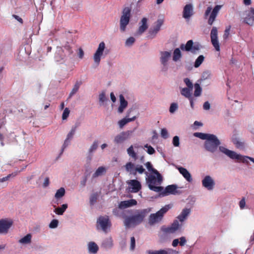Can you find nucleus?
I'll list each match as a JSON object with an SVG mask.
<instances>
[{
	"label": "nucleus",
	"instance_id": "26",
	"mask_svg": "<svg viewBox=\"0 0 254 254\" xmlns=\"http://www.w3.org/2000/svg\"><path fill=\"white\" fill-rule=\"evenodd\" d=\"M137 204V201L135 199H131L127 200L122 201L119 204V208L125 209L130 207Z\"/></svg>",
	"mask_w": 254,
	"mask_h": 254
},
{
	"label": "nucleus",
	"instance_id": "23",
	"mask_svg": "<svg viewBox=\"0 0 254 254\" xmlns=\"http://www.w3.org/2000/svg\"><path fill=\"white\" fill-rule=\"evenodd\" d=\"M193 15V6L192 4H186L183 9V17L186 19H189Z\"/></svg>",
	"mask_w": 254,
	"mask_h": 254
},
{
	"label": "nucleus",
	"instance_id": "39",
	"mask_svg": "<svg viewBox=\"0 0 254 254\" xmlns=\"http://www.w3.org/2000/svg\"><path fill=\"white\" fill-rule=\"evenodd\" d=\"M162 249V254H180L179 251L170 248H167Z\"/></svg>",
	"mask_w": 254,
	"mask_h": 254
},
{
	"label": "nucleus",
	"instance_id": "17",
	"mask_svg": "<svg viewBox=\"0 0 254 254\" xmlns=\"http://www.w3.org/2000/svg\"><path fill=\"white\" fill-rule=\"evenodd\" d=\"M211 42L217 51H220V45L218 40V30L216 27H213L210 32Z\"/></svg>",
	"mask_w": 254,
	"mask_h": 254
},
{
	"label": "nucleus",
	"instance_id": "4",
	"mask_svg": "<svg viewBox=\"0 0 254 254\" xmlns=\"http://www.w3.org/2000/svg\"><path fill=\"white\" fill-rule=\"evenodd\" d=\"M219 151L229 157L233 160H236L237 161H242L243 163H248V162L247 159L250 160L251 161L254 163V158L248 156H243L240 154L237 153L236 152L230 150L224 146H219Z\"/></svg>",
	"mask_w": 254,
	"mask_h": 254
},
{
	"label": "nucleus",
	"instance_id": "62",
	"mask_svg": "<svg viewBox=\"0 0 254 254\" xmlns=\"http://www.w3.org/2000/svg\"><path fill=\"white\" fill-rule=\"evenodd\" d=\"M87 180V176H85L80 181V186L81 188H84L85 187V186L86 185Z\"/></svg>",
	"mask_w": 254,
	"mask_h": 254
},
{
	"label": "nucleus",
	"instance_id": "5",
	"mask_svg": "<svg viewBox=\"0 0 254 254\" xmlns=\"http://www.w3.org/2000/svg\"><path fill=\"white\" fill-rule=\"evenodd\" d=\"M131 10L129 7H126L123 9L119 23L120 30L121 32H125L127 30L131 18Z\"/></svg>",
	"mask_w": 254,
	"mask_h": 254
},
{
	"label": "nucleus",
	"instance_id": "30",
	"mask_svg": "<svg viewBox=\"0 0 254 254\" xmlns=\"http://www.w3.org/2000/svg\"><path fill=\"white\" fill-rule=\"evenodd\" d=\"M120 98V106L118 109V112L119 113H122L124 110L127 106V101L126 100L123 95L121 94L119 96Z\"/></svg>",
	"mask_w": 254,
	"mask_h": 254
},
{
	"label": "nucleus",
	"instance_id": "46",
	"mask_svg": "<svg viewBox=\"0 0 254 254\" xmlns=\"http://www.w3.org/2000/svg\"><path fill=\"white\" fill-rule=\"evenodd\" d=\"M202 89L198 83L194 84V96L195 97L199 96L201 93Z\"/></svg>",
	"mask_w": 254,
	"mask_h": 254
},
{
	"label": "nucleus",
	"instance_id": "59",
	"mask_svg": "<svg viewBox=\"0 0 254 254\" xmlns=\"http://www.w3.org/2000/svg\"><path fill=\"white\" fill-rule=\"evenodd\" d=\"M184 81L186 84V85L188 86V88L192 89L193 85L192 82L190 80V79H189L188 78H186L184 79Z\"/></svg>",
	"mask_w": 254,
	"mask_h": 254
},
{
	"label": "nucleus",
	"instance_id": "2",
	"mask_svg": "<svg viewBox=\"0 0 254 254\" xmlns=\"http://www.w3.org/2000/svg\"><path fill=\"white\" fill-rule=\"evenodd\" d=\"M200 45L197 43H194L191 40L187 41L186 44H182L180 48L175 49L173 53V60L175 62H178L182 57L181 50L183 51L190 52L192 54H196L200 50Z\"/></svg>",
	"mask_w": 254,
	"mask_h": 254
},
{
	"label": "nucleus",
	"instance_id": "7",
	"mask_svg": "<svg viewBox=\"0 0 254 254\" xmlns=\"http://www.w3.org/2000/svg\"><path fill=\"white\" fill-rule=\"evenodd\" d=\"M221 144L217 137L214 134H211L207 140L204 142V147L206 150L211 153L215 152L219 145Z\"/></svg>",
	"mask_w": 254,
	"mask_h": 254
},
{
	"label": "nucleus",
	"instance_id": "61",
	"mask_svg": "<svg viewBox=\"0 0 254 254\" xmlns=\"http://www.w3.org/2000/svg\"><path fill=\"white\" fill-rule=\"evenodd\" d=\"M210 76H211L210 72L208 70H207V71H204L202 73V78H203V79H206L210 78Z\"/></svg>",
	"mask_w": 254,
	"mask_h": 254
},
{
	"label": "nucleus",
	"instance_id": "49",
	"mask_svg": "<svg viewBox=\"0 0 254 254\" xmlns=\"http://www.w3.org/2000/svg\"><path fill=\"white\" fill-rule=\"evenodd\" d=\"M127 123H128V121L127 120V118L125 117L122 120L118 121V125L119 126V127L120 128H123L124 127L127 125Z\"/></svg>",
	"mask_w": 254,
	"mask_h": 254
},
{
	"label": "nucleus",
	"instance_id": "55",
	"mask_svg": "<svg viewBox=\"0 0 254 254\" xmlns=\"http://www.w3.org/2000/svg\"><path fill=\"white\" fill-rule=\"evenodd\" d=\"M161 137L164 139H166L169 137V133L166 128H162L161 130Z\"/></svg>",
	"mask_w": 254,
	"mask_h": 254
},
{
	"label": "nucleus",
	"instance_id": "42",
	"mask_svg": "<svg viewBox=\"0 0 254 254\" xmlns=\"http://www.w3.org/2000/svg\"><path fill=\"white\" fill-rule=\"evenodd\" d=\"M63 49L64 51V54L65 55V57L67 56L71 57L73 53V51L72 50L70 46L69 45L66 44L64 47V48Z\"/></svg>",
	"mask_w": 254,
	"mask_h": 254
},
{
	"label": "nucleus",
	"instance_id": "47",
	"mask_svg": "<svg viewBox=\"0 0 254 254\" xmlns=\"http://www.w3.org/2000/svg\"><path fill=\"white\" fill-rule=\"evenodd\" d=\"M204 59V57L202 55H200L196 59L194 66L195 67H199L200 64L202 63Z\"/></svg>",
	"mask_w": 254,
	"mask_h": 254
},
{
	"label": "nucleus",
	"instance_id": "1",
	"mask_svg": "<svg viewBox=\"0 0 254 254\" xmlns=\"http://www.w3.org/2000/svg\"><path fill=\"white\" fill-rule=\"evenodd\" d=\"M151 211L150 208L137 210L132 215L126 216L124 224L126 228H134L141 224Z\"/></svg>",
	"mask_w": 254,
	"mask_h": 254
},
{
	"label": "nucleus",
	"instance_id": "32",
	"mask_svg": "<svg viewBox=\"0 0 254 254\" xmlns=\"http://www.w3.org/2000/svg\"><path fill=\"white\" fill-rule=\"evenodd\" d=\"M68 205L67 204H63L61 206L56 207L55 205H54L55 209L54 212L57 215H62L67 208Z\"/></svg>",
	"mask_w": 254,
	"mask_h": 254
},
{
	"label": "nucleus",
	"instance_id": "18",
	"mask_svg": "<svg viewBox=\"0 0 254 254\" xmlns=\"http://www.w3.org/2000/svg\"><path fill=\"white\" fill-rule=\"evenodd\" d=\"M202 186L208 190H212L215 186V183L213 179L209 175H206L201 181Z\"/></svg>",
	"mask_w": 254,
	"mask_h": 254
},
{
	"label": "nucleus",
	"instance_id": "28",
	"mask_svg": "<svg viewBox=\"0 0 254 254\" xmlns=\"http://www.w3.org/2000/svg\"><path fill=\"white\" fill-rule=\"evenodd\" d=\"M244 22L251 26L254 24V8L251 7L250 8L248 14L244 18Z\"/></svg>",
	"mask_w": 254,
	"mask_h": 254
},
{
	"label": "nucleus",
	"instance_id": "3",
	"mask_svg": "<svg viewBox=\"0 0 254 254\" xmlns=\"http://www.w3.org/2000/svg\"><path fill=\"white\" fill-rule=\"evenodd\" d=\"M144 173L147 176L146 184L150 190L159 192L163 190V187L159 186L162 183L163 178L158 171H155L153 174L148 175L145 171Z\"/></svg>",
	"mask_w": 254,
	"mask_h": 254
},
{
	"label": "nucleus",
	"instance_id": "58",
	"mask_svg": "<svg viewBox=\"0 0 254 254\" xmlns=\"http://www.w3.org/2000/svg\"><path fill=\"white\" fill-rule=\"evenodd\" d=\"M69 109L67 108H66L63 113V115H62V119L63 120H65L67 119V118L69 116Z\"/></svg>",
	"mask_w": 254,
	"mask_h": 254
},
{
	"label": "nucleus",
	"instance_id": "20",
	"mask_svg": "<svg viewBox=\"0 0 254 254\" xmlns=\"http://www.w3.org/2000/svg\"><path fill=\"white\" fill-rule=\"evenodd\" d=\"M114 247V241L112 237L105 238L102 241L101 247L106 251L111 250Z\"/></svg>",
	"mask_w": 254,
	"mask_h": 254
},
{
	"label": "nucleus",
	"instance_id": "43",
	"mask_svg": "<svg viewBox=\"0 0 254 254\" xmlns=\"http://www.w3.org/2000/svg\"><path fill=\"white\" fill-rule=\"evenodd\" d=\"M108 100L106 96L105 91H102L99 95V102L100 106L104 105L105 103Z\"/></svg>",
	"mask_w": 254,
	"mask_h": 254
},
{
	"label": "nucleus",
	"instance_id": "10",
	"mask_svg": "<svg viewBox=\"0 0 254 254\" xmlns=\"http://www.w3.org/2000/svg\"><path fill=\"white\" fill-rule=\"evenodd\" d=\"M164 21L163 18H159L153 23V25L149 28L148 32L147 37L149 39H152L156 37L157 34L161 30Z\"/></svg>",
	"mask_w": 254,
	"mask_h": 254
},
{
	"label": "nucleus",
	"instance_id": "8",
	"mask_svg": "<svg viewBox=\"0 0 254 254\" xmlns=\"http://www.w3.org/2000/svg\"><path fill=\"white\" fill-rule=\"evenodd\" d=\"M222 7V5H217L212 10L211 6H208L207 7L206 10L204 13L205 18L210 14L208 19V24L210 25H212L217 17L218 13Z\"/></svg>",
	"mask_w": 254,
	"mask_h": 254
},
{
	"label": "nucleus",
	"instance_id": "9",
	"mask_svg": "<svg viewBox=\"0 0 254 254\" xmlns=\"http://www.w3.org/2000/svg\"><path fill=\"white\" fill-rule=\"evenodd\" d=\"M159 54L161 70L167 71L169 68V61L171 59L172 53L171 51H162L159 52Z\"/></svg>",
	"mask_w": 254,
	"mask_h": 254
},
{
	"label": "nucleus",
	"instance_id": "15",
	"mask_svg": "<svg viewBox=\"0 0 254 254\" xmlns=\"http://www.w3.org/2000/svg\"><path fill=\"white\" fill-rule=\"evenodd\" d=\"M105 44L104 42L99 43L97 49L93 55V60L95 64L98 65L100 63L102 57L105 49Z\"/></svg>",
	"mask_w": 254,
	"mask_h": 254
},
{
	"label": "nucleus",
	"instance_id": "37",
	"mask_svg": "<svg viewBox=\"0 0 254 254\" xmlns=\"http://www.w3.org/2000/svg\"><path fill=\"white\" fill-rule=\"evenodd\" d=\"M106 172V168L104 166H101L98 168L96 171L92 175L93 178H96L99 176H102Z\"/></svg>",
	"mask_w": 254,
	"mask_h": 254
},
{
	"label": "nucleus",
	"instance_id": "53",
	"mask_svg": "<svg viewBox=\"0 0 254 254\" xmlns=\"http://www.w3.org/2000/svg\"><path fill=\"white\" fill-rule=\"evenodd\" d=\"M146 168L149 172H152V173H154L155 171H157V170L154 169L153 168L152 165L150 162H147L145 164Z\"/></svg>",
	"mask_w": 254,
	"mask_h": 254
},
{
	"label": "nucleus",
	"instance_id": "44",
	"mask_svg": "<svg viewBox=\"0 0 254 254\" xmlns=\"http://www.w3.org/2000/svg\"><path fill=\"white\" fill-rule=\"evenodd\" d=\"M81 84V83L80 82H79V81H77L75 83V84H74V86H73L71 91L69 93V97H72L73 95H74L77 92V91L78 90V89L79 88V87H80Z\"/></svg>",
	"mask_w": 254,
	"mask_h": 254
},
{
	"label": "nucleus",
	"instance_id": "31",
	"mask_svg": "<svg viewBox=\"0 0 254 254\" xmlns=\"http://www.w3.org/2000/svg\"><path fill=\"white\" fill-rule=\"evenodd\" d=\"M187 239L185 237L182 236L179 239H175L173 240L172 243V246L173 247H176L179 244L180 246L183 247L187 243Z\"/></svg>",
	"mask_w": 254,
	"mask_h": 254
},
{
	"label": "nucleus",
	"instance_id": "38",
	"mask_svg": "<svg viewBox=\"0 0 254 254\" xmlns=\"http://www.w3.org/2000/svg\"><path fill=\"white\" fill-rule=\"evenodd\" d=\"M65 193V190L64 188L61 187L58 189L55 194V198L58 200L62 198Z\"/></svg>",
	"mask_w": 254,
	"mask_h": 254
},
{
	"label": "nucleus",
	"instance_id": "34",
	"mask_svg": "<svg viewBox=\"0 0 254 254\" xmlns=\"http://www.w3.org/2000/svg\"><path fill=\"white\" fill-rule=\"evenodd\" d=\"M32 235L28 234L23 238L18 240V243L22 245H28L31 243Z\"/></svg>",
	"mask_w": 254,
	"mask_h": 254
},
{
	"label": "nucleus",
	"instance_id": "51",
	"mask_svg": "<svg viewBox=\"0 0 254 254\" xmlns=\"http://www.w3.org/2000/svg\"><path fill=\"white\" fill-rule=\"evenodd\" d=\"M135 42V38L133 37H130L126 40L125 45L127 47H130Z\"/></svg>",
	"mask_w": 254,
	"mask_h": 254
},
{
	"label": "nucleus",
	"instance_id": "63",
	"mask_svg": "<svg viewBox=\"0 0 254 254\" xmlns=\"http://www.w3.org/2000/svg\"><path fill=\"white\" fill-rule=\"evenodd\" d=\"M70 139H67V138L66 137L64 143L62 146V152L64 151V150L69 144L70 143Z\"/></svg>",
	"mask_w": 254,
	"mask_h": 254
},
{
	"label": "nucleus",
	"instance_id": "50",
	"mask_svg": "<svg viewBox=\"0 0 254 254\" xmlns=\"http://www.w3.org/2000/svg\"><path fill=\"white\" fill-rule=\"evenodd\" d=\"M59 225V221L57 219H53L49 225V227L51 229H55L58 227Z\"/></svg>",
	"mask_w": 254,
	"mask_h": 254
},
{
	"label": "nucleus",
	"instance_id": "48",
	"mask_svg": "<svg viewBox=\"0 0 254 254\" xmlns=\"http://www.w3.org/2000/svg\"><path fill=\"white\" fill-rule=\"evenodd\" d=\"M179 106L177 103H172L171 104L169 108V112L171 114H174L176 111L178 110Z\"/></svg>",
	"mask_w": 254,
	"mask_h": 254
},
{
	"label": "nucleus",
	"instance_id": "57",
	"mask_svg": "<svg viewBox=\"0 0 254 254\" xmlns=\"http://www.w3.org/2000/svg\"><path fill=\"white\" fill-rule=\"evenodd\" d=\"M146 254H162V249L158 250H148L146 251Z\"/></svg>",
	"mask_w": 254,
	"mask_h": 254
},
{
	"label": "nucleus",
	"instance_id": "56",
	"mask_svg": "<svg viewBox=\"0 0 254 254\" xmlns=\"http://www.w3.org/2000/svg\"><path fill=\"white\" fill-rule=\"evenodd\" d=\"M97 196L96 194H92L90 197V204L93 205L97 201Z\"/></svg>",
	"mask_w": 254,
	"mask_h": 254
},
{
	"label": "nucleus",
	"instance_id": "13",
	"mask_svg": "<svg viewBox=\"0 0 254 254\" xmlns=\"http://www.w3.org/2000/svg\"><path fill=\"white\" fill-rule=\"evenodd\" d=\"M182 226V223L180 224L178 220H175L172 224L169 226H162L161 227V230L166 234H173L176 231L181 229Z\"/></svg>",
	"mask_w": 254,
	"mask_h": 254
},
{
	"label": "nucleus",
	"instance_id": "22",
	"mask_svg": "<svg viewBox=\"0 0 254 254\" xmlns=\"http://www.w3.org/2000/svg\"><path fill=\"white\" fill-rule=\"evenodd\" d=\"M129 185V191L131 192L135 193L138 192L141 188L140 183L136 180H130L128 183Z\"/></svg>",
	"mask_w": 254,
	"mask_h": 254
},
{
	"label": "nucleus",
	"instance_id": "12",
	"mask_svg": "<svg viewBox=\"0 0 254 254\" xmlns=\"http://www.w3.org/2000/svg\"><path fill=\"white\" fill-rule=\"evenodd\" d=\"M112 224L108 216H100L97 220V227L99 228L105 233H107Z\"/></svg>",
	"mask_w": 254,
	"mask_h": 254
},
{
	"label": "nucleus",
	"instance_id": "6",
	"mask_svg": "<svg viewBox=\"0 0 254 254\" xmlns=\"http://www.w3.org/2000/svg\"><path fill=\"white\" fill-rule=\"evenodd\" d=\"M169 205H166L161 208L155 213L151 214L149 216L148 223L150 225L160 222L163 219L164 215L170 208Z\"/></svg>",
	"mask_w": 254,
	"mask_h": 254
},
{
	"label": "nucleus",
	"instance_id": "29",
	"mask_svg": "<svg viewBox=\"0 0 254 254\" xmlns=\"http://www.w3.org/2000/svg\"><path fill=\"white\" fill-rule=\"evenodd\" d=\"M87 251L89 254H96L99 251V247L94 242H89L87 244Z\"/></svg>",
	"mask_w": 254,
	"mask_h": 254
},
{
	"label": "nucleus",
	"instance_id": "14",
	"mask_svg": "<svg viewBox=\"0 0 254 254\" xmlns=\"http://www.w3.org/2000/svg\"><path fill=\"white\" fill-rule=\"evenodd\" d=\"M178 188V187L177 185H170L166 187L165 189L163 188V190L159 192H160V195L162 196H165L170 194H178L181 193V191L177 190Z\"/></svg>",
	"mask_w": 254,
	"mask_h": 254
},
{
	"label": "nucleus",
	"instance_id": "25",
	"mask_svg": "<svg viewBox=\"0 0 254 254\" xmlns=\"http://www.w3.org/2000/svg\"><path fill=\"white\" fill-rule=\"evenodd\" d=\"M64 51L62 47H57L55 55V60L57 62L62 63L65 58V55L64 54Z\"/></svg>",
	"mask_w": 254,
	"mask_h": 254
},
{
	"label": "nucleus",
	"instance_id": "45",
	"mask_svg": "<svg viewBox=\"0 0 254 254\" xmlns=\"http://www.w3.org/2000/svg\"><path fill=\"white\" fill-rule=\"evenodd\" d=\"M98 141L97 140H95L93 142L92 144L90 146L88 152L90 154H91L93 153L94 151H96V150L97 149L98 147Z\"/></svg>",
	"mask_w": 254,
	"mask_h": 254
},
{
	"label": "nucleus",
	"instance_id": "27",
	"mask_svg": "<svg viewBox=\"0 0 254 254\" xmlns=\"http://www.w3.org/2000/svg\"><path fill=\"white\" fill-rule=\"evenodd\" d=\"M178 170L179 173L183 176L187 181L189 183L192 181L191 175L187 169L182 167H180L178 168Z\"/></svg>",
	"mask_w": 254,
	"mask_h": 254
},
{
	"label": "nucleus",
	"instance_id": "52",
	"mask_svg": "<svg viewBox=\"0 0 254 254\" xmlns=\"http://www.w3.org/2000/svg\"><path fill=\"white\" fill-rule=\"evenodd\" d=\"M172 144L175 147H179L180 146V138L178 136H175L173 138Z\"/></svg>",
	"mask_w": 254,
	"mask_h": 254
},
{
	"label": "nucleus",
	"instance_id": "24",
	"mask_svg": "<svg viewBox=\"0 0 254 254\" xmlns=\"http://www.w3.org/2000/svg\"><path fill=\"white\" fill-rule=\"evenodd\" d=\"M191 213V209L190 208H184L181 213L177 216V219L181 223L186 221Z\"/></svg>",
	"mask_w": 254,
	"mask_h": 254
},
{
	"label": "nucleus",
	"instance_id": "11",
	"mask_svg": "<svg viewBox=\"0 0 254 254\" xmlns=\"http://www.w3.org/2000/svg\"><path fill=\"white\" fill-rule=\"evenodd\" d=\"M125 168L127 172L133 175H136L137 173L139 174H142L145 171L142 165L139 164L135 165V164L131 162L127 163Z\"/></svg>",
	"mask_w": 254,
	"mask_h": 254
},
{
	"label": "nucleus",
	"instance_id": "64",
	"mask_svg": "<svg viewBox=\"0 0 254 254\" xmlns=\"http://www.w3.org/2000/svg\"><path fill=\"white\" fill-rule=\"evenodd\" d=\"M231 26H229L228 28H227L224 32V34L223 35L224 39H227L229 35L230 31Z\"/></svg>",
	"mask_w": 254,
	"mask_h": 254
},
{
	"label": "nucleus",
	"instance_id": "36",
	"mask_svg": "<svg viewBox=\"0 0 254 254\" xmlns=\"http://www.w3.org/2000/svg\"><path fill=\"white\" fill-rule=\"evenodd\" d=\"M127 152L128 155L133 160H136L137 159V154L135 152L133 146L130 145L127 149Z\"/></svg>",
	"mask_w": 254,
	"mask_h": 254
},
{
	"label": "nucleus",
	"instance_id": "54",
	"mask_svg": "<svg viewBox=\"0 0 254 254\" xmlns=\"http://www.w3.org/2000/svg\"><path fill=\"white\" fill-rule=\"evenodd\" d=\"M144 147L147 148V152L150 155H152L155 153V149L150 145L147 144L144 145Z\"/></svg>",
	"mask_w": 254,
	"mask_h": 254
},
{
	"label": "nucleus",
	"instance_id": "41",
	"mask_svg": "<svg viewBox=\"0 0 254 254\" xmlns=\"http://www.w3.org/2000/svg\"><path fill=\"white\" fill-rule=\"evenodd\" d=\"M212 134L204 133L202 132H194L193 136L203 140H207Z\"/></svg>",
	"mask_w": 254,
	"mask_h": 254
},
{
	"label": "nucleus",
	"instance_id": "16",
	"mask_svg": "<svg viewBox=\"0 0 254 254\" xmlns=\"http://www.w3.org/2000/svg\"><path fill=\"white\" fill-rule=\"evenodd\" d=\"M132 132L131 130L122 131L115 136L114 142L116 144L123 143L130 138Z\"/></svg>",
	"mask_w": 254,
	"mask_h": 254
},
{
	"label": "nucleus",
	"instance_id": "35",
	"mask_svg": "<svg viewBox=\"0 0 254 254\" xmlns=\"http://www.w3.org/2000/svg\"><path fill=\"white\" fill-rule=\"evenodd\" d=\"M80 126V123L79 122H76L74 126H73L70 129V131L68 133L66 136V138L67 139H69L70 140L73 138L76 129Z\"/></svg>",
	"mask_w": 254,
	"mask_h": 254
},
{
	"label": "nucleus",
	"instance_id": "60",
	"mask_svg": "<svg viewBox=\"0 0 254 254\" xmlns=\"http://www.w3.org/2000/svg\"><path fill=\"white\" fill-rule=\"evenodd\" d=\"M135 240L134 237H132L130 238V250L131 251H133L135 249Z\"/></svg>",
	"mask_w": 254,
	"mask_h": 254
},
{
	"label": "nucleus",
	"instance_id": "40",
	"mask_svg": "<svg viewBox=\"0 0 254 254\" xmlns=\"http://www.w3.org/2000/svg\"><path fill=\"white\" fill-rule=\"evenodd\" d=\"M192 89L189 88H183L181 90V94L187 98H190L191 97V91Z\"/></svg>",
	"mask_w": 254,
	"mask_h": 254
},
{
	"label": "nucleus",
	"instance_id": "33",
	"mask_svg": "<svg viewBox=\"0 0 254 254\" xmlns=\"http://www.w3.org/2000/svg\"><path fill=\"white\" fill-rule=\"evenodd\" d=\"M113 213L116 217L124 218V220L126 217L125 211L123 209L119 208V206L118 208H115L113 210Z\"/></svg>",
	"mask_w": 254,
	"mask_h": 254
},
{
	"label": "nucleus",
	"instance_id": "19",
	"mask_svg": "<svg viewBox=\"0 0 254 254\" xmlns=\"http://www.w3.org/2000/svg\"><path fill=\"white\" fill-rule=\"evenodd\" d=\"M13 222L11 220H0V234H6L11 227Z\"/></svg>",
	"mask_w": 254,
	"mask_h": 254
},
{
	"label": "nucleus",
	"instance_id": "21",
	"mask_svg": "<svg viewBox=\"0 0 254 254\" xmlns=\"http://www.w3.org/2000/svg\"><path fill=\"white\" fill-rule=\"evenodd\" d=\"M147 19L143 17L139 23V27L135 33L137 36L141 35L148 28Z\"/></svg>",
	"mask_w": 254,
	"mask_h": 254
}]
</instances>
